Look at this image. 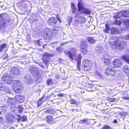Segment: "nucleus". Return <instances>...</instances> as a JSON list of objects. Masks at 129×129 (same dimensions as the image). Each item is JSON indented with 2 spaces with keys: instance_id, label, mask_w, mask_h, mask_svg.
<instances>
[{
  "instance_id": "8fccbe9b",
  "label": "nucleus",
  "mask_w": 129,
  "mask_h": 129,
  "mask_svg": "<svg viewBox=\"0 0 129 129\" xmlns=\"http://www.w3.org/2000/svg\"><path fill=\"white\" fill-rule=\"evenodd\" d=\"M124 99H125L127 100H129V97H125Z\"/></svg>"
},
{
  "instance_id": "cd10ccee",
  "label": "nucleus",
  "mask_w": 129,
  "mask_h": 129,
  "mask_svg": "<svg viewBox=\"0 0 129 129\" xmlns=\"http://www.w3.org/2000/svg\"><path fill=\"white\" fill-rule=\"evenodd\" d=\"M87 39L90 44H93L95 42V40L93 37H88L87 38Z\"/></svg>"
},
{
  "instance_id": "864d4df0",
  "label": "nucleus",
  "mask_w": 129,
  "mask_h": 129,
  "mask_svg": "<svg viewBox=\"0 0 129 129\" xmlns=\"http://www.w3.org/2000/svg\"><path fill=\"white\" fill-rule=\"evenodd\" d=\"M72 19H73V18L72 17H71V18H70L69 21H70V22L72 21Z\"/></svg>"
},
{
  "instance_id": "3c124183",
  "label": "nucleus",
  "mask_w": 129,
  "mask_h": 129,
  "mask_svg": "<svg viewBox=\"0 0 129 129\" xmlns=\"http://www.w3.org/2000/svg\"><path fill=\"white\" fill-rule=\"evenodd\" d=\"M57 19L61 23V20L58 17H57Z\"/></svg>"
},
{
  "instance_id": "de8ad7c7",
  "label": "nucleus",
  "mask_w": 129,
  "mask_h": 129,
  "mask_svg": "<svg viewBox=\"0 0 129 129\" xmlns=\"http://www.w3.org/2000/svg\"><path fill=\"white\" fill-rule=\"evenodd\" d=\"M75 110L77 112L78 111V109H74L73 108H72L71 109V111L72 112H74Z\"/></svg>"
},
{
  "instance_id": "ddd939ff",
  "label": "nucleus",
  "mask_w": 129,
  "mask_h": 129,
  "mask_svg": "<svg viewBox=\"0 0 129 129\" xmlns=\"http://www.w3.org/2000/svg\"><path fill=\"white\" fill-rule=\"evenodd\" d=\"M122 61L119 59H115L112 62V64L114 68L120 67L122 65Z\"/></svg>"
},
{
  "instance_id": "e433bc0d",
  "label": "nucleus",
  "mask_w": 129,
  "mask_h": 129,
  "mask_svg": "<svg viewBox=\"0 0 129 129\" xmlns=\"http://www.w3.org/2000/svg\"><path fill=\"white\" fill-rule=\"evenodd\" d=\"M115 23L116 24L120 25L121 24V21H118L116 20L115 21Z\"/></svg>"
},
{
  "instance_id": "2f4dec72",
  "label": "nucleus",
  "mask_w": 129,
  "mask_h": 129,
  "mask_svg": "<svg viewBox=\"0 0 129 129\" xmlns=\"http://www.w3.org/2000/svg\"><path fill=\"white\" fill-rule=\"evenodd\" d=\"M47 83L48 85H49L50 84H53V82L52 79L51 78H49L47 80Z\"/></svg>"
},
{
  "instance_id": "7ed1b4c3",
  "label": "nucleus",
  "mask_w": 129,
  "mask_h": 129,
  "mask_svg": "<svg viewBox=\"0 0 129 129\" xmlns=\"http://www.w3.org/2000/svg\"><path fill=\"white\" fill-rule=\"evenodd\" d=\"M58 32L57 30L53 29L51 31L49 29L45 30L43 33V39L46 42H49L52 37L56 36Z\"/></svg>"
},
{
  "instance_id": "423d86ee",
  "label": "nucleus",
  "mask_w": 129,
  "mask_h": 129,
  "mask_svg": "<svg viewBox=\"0 0 129 129\" xmlns=\"http://www.w3.org/2000/svg\"><path fill=\"white\" fill-rule=\"evenodd\" d=\"M11 18L8 17V15L4 13L0 15V26H5L9 23Z\"/></svg>"
},
{
  "instance_id": "39448f33",
  "label": "nucleus",
  "mask_w": 129,
  "mask_h": 129,
  "mask_svg": "<svg viewBox=\"0 0 129 129\" xmlns=\"http://www.w3.org/2000/svg\"><path fill=\"white\" fill-rule=\"evenodd\" d=\"M93 63L90 60L85 59L82 62V68L83 70L86 72L92 69Z\"/></svg>"
},
{
  "instance_id": "a19ab883",
  "label": "nucleus",
  "mask_w": 129,
  "mask_h": 129,
  "mask_svg": "<svg viewBox=\"0 0 129 129\" xmlns=\"http://www.w3.org/2000/svg\"><path fill=\"white\" fill-rule=\"evenodd\" d=\"M125 38L126 40H129V34L125 36Z\"/></svg>"
},
{
  "instance_id": "680f3d73",
  "label": "nucleus",
  "mask_w": 129,
  "mask_h": 129,
  "mask_svg": "<svg viewBox=\"0 0 129 129\" xmlns=\"http://www.w3.org/2000/svg\"><path fill=\"white\" fill-rule=\"evenodd\" d=\"M23 120H23V119L22 121H23Z\"/></svg>"
},
{
  "instance_id": "c85d7f7f",
  "label": "nucleus",
  "mask_w": 129,
  "mask_h": 129,
  "mask_svg": "<svg viewBox=\"0 0 129 129\" xmlns=\"http://www.w3.org/2000/svg\"><path fill=\"white\" fill-rule=\"evenodd\" d=\"M105 28L103 29L104 32L105 33H108V31L110 30V27L109 25L108 24L106 23L105 25Z\"/></svg>"
},
{
  "instance_id": "6ab92c4d",
  "label": "nucleus",
  "mask_w": 129,
  "mask_h": 129,
  "mask_svg": "<svg viewBox=\"0 0 129 129\" xmlns=\"http://www.w3.org/2000/svg\"><path fill=\"white\" fill-rule=\"evenodd\" d=\"M85 22V19L84 17L80 16L76 20V22L78 23L81 24Z\"/></svg>"
},
{
  "instance_id": "4d7b16f0",
  "label": "nucleus",
  "mask_w": 129,
  "mask_h": 129,
  "mask_svg": "<svg viewBox=\"0 0 129 129\" xmlns=\"http://www.w3.org/2000/svg\"><path fill=\"white\" fill-rule=\"evenodd\" d=\"M128 84L129 85V77L128 78Z\"/></svg>"
},
{
  "instance_id": "aec40b11",
  "label": "nucleus",
  "mask_w": 129,
  "mask_h": 129,
  "mask_svg": "<svg viewBox=\"0 0 129 129\" xmlns=\"http://www.w3.org/2000/svg\"><path fill=\"white\" fill-rule=\"evenodd\" d=\"M65 53L68 55L69 57L72 60H73L74 58L76 56V54L73 53L71 51H68L65 52Z\"/></svg>"
},
{
  "instance_id": "e2e57ef3",
  "label": "nucleus",
  "mask_w": 129,
  "mask_h": 129,
  "mask_svg": "<svg viewBox=\"0 0 129 129\" xmlns=\"http://www.w3.org/2000/svg\"><path fill=\"white\" fill-rule=\"evenodd\" d=\"M128 129H129V128Z\"/></svg>"
},
{
  "instance_id": "4468645a",
  "label": "nucleus",
  "mask_w": 129,
  "mask_h": 129,
  "mask_svg": "<svg viewBox=\"0 0 129 129\" xmlns=\"http://www.w3.org/2000/svg\"><path fill=\"white\" fill-rule=\"evenodd\" d=\"M4 91L5 92L10 93L11 91L9 87L4 85V83L0 82V91Z\"/></svg>"
},
{
  "instance_id": "f257e3e1",
  "label": "nucleus",
  "mask_w": 129,
  "mask_h": 129,
  "mask_svg": "<svg viewBox=\"0 0 129 129\" xmlns=\"http://www.w3.org/2000/svg\"><path fill=\"white\" fill-rule=\"evenodd\" d=\"M10 74L11 75L9 76L7 73L4 74L2 77V80L8 84L14 83V85L12 86L14 87V91L17 93H20L23 88L22 84L20 81L17 80L13 81V78L14 76L12 75H15L17 76H19V69L17 67L12 68Z\"/></svg>"
},
{
  "instance_id": "4c0bfd02",
  "label": "nucleus",
  "mask_w": 129,
  "mask_h": 129,
  "mask_svg": "<svg viewBox=\"0 0 129 129\" xmlns=\"http://www.w3.org/2000/svg\"><path fill=\"white\" fill-rule=\"evenodd\" d=\"M8 56V55L5 54L2 55V58L3 59H6L7 58Z\"/></svg>"
},
{
  "instance_id": "a18cd8bd",
  "label": "nucleus",
  "mask_w": 129,
  "mask_h": 129,
  "mask_svg": "<svg viewBox=\"0 0 129 129\" xmlns=\"http://www.w3.org/2000/svg\"><path fill=\"white\" fill-rule=\"evenodd\" d=\"M100 110L103 111L102 113H104L106 111V109H100Z\"/></svg>"
},
{
  "instance_id": "603ef678",
  "label": "nucleus",
  "mask_w": 129,
  "mask_h": 129,
  "mask_svg": "<svg viewBox=\"0 0 129 129\" xmlns=\"http://www.w3.org/2000/svg\"><path fill=\"white\" fill-rule=\"evenodd\" d=\"M4 120L3 118L0 117V120L3 121V120Z\"/></svg>"
},
{
  "instance_id": "ea45409f",
  "label": "nucleus",
  "mask_w": 129,
  "mask_h": 129,
  "mask_svg": "<svg viewBox=\"0 0 129 129\" xmlns=\"http://www.w3.org/2000/svg\"><path fill=\"white\" fill-rule=\"evenodd\" d=\"M46 113V114H50L51 111L50 110L48 109L45 110Z\"/></svg>"
},
{
  "instance_id": "a878e982",
  "label": "nucleus",
  "mask_w": 129,
  "mask_h": 129,
  "mask_svg": "<svg viewBox=\"0 0 129 129\" xmlns=\"http://www.w3.org/2000/svg\"><path fill=\"white\" fill-rule=\"evenodd\" d=\"M123 72L126 75H129V68L127 66H124L123 67Z\"/></svg>"
},
{
  "instance_id": "b1692460",
  "label": "nucleus",
  "mask_w": 129,
  "mask_h": 129,
  "mask_svg": "<svg viewBox=\"0 0 129 129\" xmlns=\"http://www.w3.org/2000/svg\"><path fill=\"white\" fill-rule=\"evenodd\" d=\"M121 59L129 64V55H123L121 57Z\"/></svg>"
},
{
  "instance_id": "dca6fc26",
  "label": "nucleus",
  "mask_w": 129,
  "mask_h": 129,
  "mask_svg": "<svg viewBox=\"0 0 129 129\" xmlns=\"http://www.w3.org/2000/svg\"><path fill=\"white\" fill-rule=\"evenodd\" d=\"M87 91L89 92H93L95 90V85H90L89 86H86L85 87Z\"/></svg>"
},
{
  "instance_id": "9d476101",
  "label": "nucleus",
  "mask_w": 129,
  "mask_h": 129,
  "mask_svg": "<svg viewBox=\"0 0 129 129\" xmlns=\"http://www.w3.org/2000/svg\"><path fill=\"white\" fill-rule=\"evenodd\" d=\"M11 108L13 109V110L12 109L11 111L12 112H14L15 114L21 113L23 111V109L21 106H19L18 105H17L16 104H14L13 107H11Z\"/></svg>"
},
{
  "instance_id": "20e7f679",
  "label": "nucleus",
  "mask_w": 129,
  "mask_h": 129,
  "mask_svg": "<svg viewBox=\"0 0 129 129\" xmlns=\"http://www.w3.org/2000/svg\"><path fill=\"white\" fill-rule=\"evenodd\" d=\"M78 11L81 12V13L84 14L86 15H90L91 14V10L88 9L84 7L83 2L81 0L79 1L78 3Z\"/></svg>"
},
{
  "instance_id": "f3484780",
  "label": "nucleus",
  "mask_w": 129,
  "mask_h": 129,
  "mask_svg": "<svg viewBox=\"0 0 129 129\" xmlns=\"http://www.w3.org/2000/svg\"><path fill=\"white\" fill-rule=\"evenodd\" d=\"M46 120L47 123H50L54 122V118L52 116L50 115H48L45 118Z\"/></svg>"
},
{
  "instance_id": "a211bd4d",
  "label": "nucleus",
  "mask_w": 129,
  "mask_h": 129,
  "mask_svg": "<svg viewBox=\"0 0 129 129\" xmlns=\"http://www.w3.org/2000/svg\"><path fill=\"white\" fill-rule=\"evenodd\" d=\"M103 62L105 65L107 66L110 65L111 63V59L110 58H106L104 57L103 58Z\"/></svg>"
},
{
  "instance_id": "c9c22d12",
  "label": "nucleus",
  "mask_w": 129,
  "mask_h": 129,
  "mask_svg": "<svg viewBox=\"0 0 129 129\" xmlns=\"http://www.w3.org/2000/svg\"><path fill=\"white\" fill-rule=\"evenodd\" d=\"M62 48L60 47H58L56 49V50L57 52H60L62 51Z\"/></svg>"
},
{
  "instance_id": "13d9d810",
  "label": "nucleus",
  "mask_w": 129,
  "mask_h": 129,
  "mask_svg": "<svg viewBox=\"0 0 129 129\" xmlns=\"http://www.w3.org/2000/svg\"><path fill=\"white\" fill-rule=\"evenodd\" d=\"M8 129H14V128L13 127H12Z\"/></svg>"
},
{
  "instance_id": "6e6d98bb",
  "label": "nucleus",
  "mask_w": 129,
  "mask_h": 129,
  "mask_svg": "<svg viewBox=\"0 0 129 129\" xmlns=\"http://www.w3.org/2000/svg\"><path fill=\"white\" fill-rule=\"evenodd\" d=\"M71 50H73V51H74V50H75V49L74 48H72L71 49Z\"/></svg>"
},
{
  "instance_id": "2eb2a0df",
  "label": "nucleus",
  "mask_w": 129,
  "mask_h": 129,
  "mask_svg": "<svg viewBox=\"0 0 129 129\" xmlns=\"http://www.w3.org/2000/svg\"><path fill=\"white\" fill-rule=\"evenodd\" d=\"M47 23L50 25H53L56 24L57 22V20L54 17H50L48 20Z\"/></svg>"
},
{
  "instance_id": "c756f323",
  "label": "nucleus",
  "mask_w": 129,
  "mask_h": 129,
  "mask_svg": "<svg viewBox=\"0 0 129 129\" xmlns=\"http://www.w3.org/2000/svg\"><path fill=\"white\" fill-rule=\"evenodd\" d=\"M116 100V98H111L109 97H108L107 98V101L111 102H115Z\"/></svg>"
},
{
  "instance_id": "f704fd0d",
  "label": "nucleus",
  "mask_w": 129,
  "mask_h": 129,
  "mask_svg": "<svg viewBox=\"0 0 129 129\" xmlns=\"http://www.w3.org/2000/svg\"><path fill=\"white\" fill-rule=\"evenodd\" d=\"M6 45L5 44H4L0 46V52H2L3 50V49L5 48Z\"/></svg>"
},
{
  "instance_id": "6e6552de",
  "label": "nucleus",
  "mask_w": 129,
  "mask_h": 129,
  "mask_svg": "<svg viewBox=\"0 0 129 129\" xmlns=\"http://www.w3.org/2000/svg\"><path fill=\"white\" fill-rule=\"evenodd\" d=\"M117 70L114 67H109L105 71V74L109 76H115Z\"/></svg>"
},
{
  "instance_id": "7c9ffc66",
  "label": "nucleus",
  "mask_w": 129,
  "mask_h": 129,
  "mask_svg": "<svg viewBox=\"0 0 129 129\" xmlns=\"http://www.w3.org/2000/svg\"><path fill=\"white\" fill-rule=\"evenodd\" d=\"M123 16L126 17H129V11H125L123 12Z\"/></svg>"
},
{
  "instance_id": "f03ea898",
  "label": "nucleus",
  "mask_w": 129,
  "mask_h": 129,
  "mask_svg": "<svg viewBox=\"0 0 129 129\" xmlns=\"http://www.w3.org/2000/svg\"><path fill=\"white\" fill-rule=\"evenodd\" d=\"M109 41V44L111 46H113V45L115 46L114 48L115 50L122 51L125 49L126 47V42L123 40H121L119 39L116 40L113 43Z\"/></svg>"
},
{
  "instance_id": "72a5a7b5",
  "label": "nucleus",
  "mask_w": 129,
  "mask_h": 129,
  "mask_svg": "<svg viewBox=\"0 0 129 129\" xmlns=\"http://www.w3.org/2000/svg\"><path fill=\"white\" fill-rule=\"evenodd\" d=\"M101 129H112V128L110 126L105 125L101 128Z\"/></svg>"
},
{
  "instance_id": "79ce46f5",
  "label": "nucleus",
  "mask_w": 129,
  "mask_h": 129,
  "mask_svg": "<svg viewBox=\"0 0 129 129\" xmlns=\"http://www.w3.org/2000/svg\"><path fill=\"white\" fill-rule=\"evenodd\" d=\"M95 75H97L98 76H100L101 75L98 72H96L95 73Z\"/></svg>"
},
{
  "instance_id": "49530a36",
  "label": "nucleus",
  "mask_w": 129,
  "mask_h": 129,
  "mask_svg": "<svg viewBox=\"0 0 129 129\" xmlns=\"http://www.w3.org/2000/svg\"><path fill=\"white\" fill-rule=\"evenodd\" d=\"M39 101L38 102V106H40L43 103V102L41 103H39Z\"/></svg>"
},
{
  "instance_id": "58836bf2",
  "label": "nucleus",
  "mask_w": 129,
  "mask_h": 129,
  "mask_svg": "<svg viewBox=\"0 0 129 129\" xmlns=\"http://www.w3.org/2000/svg\"><path fill=\"white\" fill-rule=\"evenodd\" d=\"M35 42H36V43L39 46H41V44H40V40L36 41H35Z\"/></svg>"
},
{
  "instance_id": "052dcab7",
  "label": "nucleus",
  "mask_w": 129,
  "mask_h": 129,
  "mask_svg": "<svg viewBox=\"0 0 129 129\" xmlns=\"http://www.w3.org/2000/svg\"><path fill=\"white\" fill-rule=\"evenodd\" d=\"M21 125H22V126H23V124H22V123H21Z\"/></svg>"
},
{
  "instance_id": "bb28decb",
  "label": "nucleus",
  "mask_w": 129,
  "mask_h": 129,
  "mask_svg": "<svg viewBox=\"0 0 129 129\" xmlns=\"http://www.w3.org/2000/svg\"><path fill=\"white\" fill-rule=\"evenodd\" d=\"M118 32V29L115 27H112L111 28V33L112 34H117Z\"/></svg>"
},
{
  "instance_id": "393cba45",
  "label": "nucleus",
  "mask_w": 129,
  "mask_h": 129,
  "mask_svg": "<svg viewBox=\"0 0 129 129\" xmlns=\"http://www.w3.org/2000/svg\"><path fill=\"white\" fill-rule=\"evenodd\" d=\"M88 119L87 118L82 119L80 120L79 123L80 124H85L86 125H89V123L88 121Z\"/></svg>"
},
{
  "instance_id": "4be33fe9",
  "label": "nucleus",
  "mask_w": 129,
  "mask_h": 129,
  "mask_svg": "<svg viewBox=\"0 0 129 129\" xmlns=\"http://www.w3.org/2000/svg\"><path fill=\"white\" fill-rule=\"evenodd\" d=\"M71 7L72 10V12L73 14L76 13L77 10V9L73 3H71Z\"/></svg>"
},
{
  "instance_id": "412c9836",
  "label": "nucleus",
  "mask_w": 129,
  "mask_h": 129,
  "mask_svg": "<svg viewBox=\"0 0 129 129\" xmlns=\"http://www.w3.org/2000/svg\"><path fill=\"white\" fill-rule=\"evenodd\" d=\"M16 101L18 102L21 103L24 101V98L19 95H16L15 97Z\"/></svg>"
},
{
  "instance_id": "1a4fd4ad",
  "label": "nucleus",
  "mask_w": 129,
  "mask_h": 129,
  "mask_svg": "<svg viewBox=\"0 0 129 129\" xmlns=\"http://www.w3.org/2000/svg\"><path fill=\"white\" fill-rule=\"evenodd\" d=\"M6 117L7 120L10 122L13 121L14 118H16L19 121L22 118L21 117L17 114L13 115L12 114H9L6 115Z\"/></svg>"
},
{
  "instance_id": "f8f14e48",
  "label": "nucleus",
  "mask_w": 129,
  "mask_h": 129,
  "mask_svg": "<svg viewBox=\"0 0 129 129\" xmlns=\"http://www.w3.org/2000/svg\"><path fill=\"white\" fill-rule=\"evenodd\" d=\"M82 56L81 54H79L77 57L75 59V60L77 62L76 67L78 71H80L81 70V60Z\"/></svg>"
},
{
  "instance_id": "473e14b6",
  "label": "nucleus",
  "mask_w": 129,
  "mask_h": 129,
  "mask_svg": "<svg viewBox=\"0 0 129 129\" xmlns=\"http://www.w3.org/2000/svg\"><path fill=\"white\" fill-rule=\"evenodd\" d=\"M70 102L71 104H76L77 103V101L73 99H71L70 101Z\"/></svg>"
},
{
  "instance_id": "5701e85b",
  "label": "nucleus",
  "mask_w": 129,
  "mask_h": 129,
  "mask_svg": "<svg viewBox=\"0 0 129 129\" xmlns=\"http://www.w3.org/2000/svg\"><path fill=\"white\" fill-rule=\"evenodd\" d=\"M15 100L13 98H10L8 100L7 103L8 104H11V107H13L14 104H16L15 103Z\"/></svg>"
},
{
  "instance_id": "5fc2aeb1",
  "label": "nucleus",
  "mask_w": 129,
  "mask_h": 129,
  "mask_svg": "<svg viewBox=\"0 0 129 129\" xmlns=\"http://www.w3.org/2000/svg\"><path fill=\"white\" fill-rule=\"evenodd\" d=\"M120 18V17L118 16H116V19H119Z\"/></svg>"
},
{
  "instance_id": "c03bdc74",
  "label": "nucleus",
  "mask_w": 129,
  "mask_h": 129,
  "mask_svg": "<svg viewBox=\"0 0 129 129\" xmlns=\"http://www.w3.org/2000/svg\"><path fill=\"white\" fill-rule=\"evenodd\" d=\"M44 96H42L39 100V102L42 101L44 98Z\"/></svg>"
},
{
  "instance_id": "bf43d9fd",
  "label": "nucleus",
  "mask_w": 129,
  "mask_h": 129,
  "mask_svg": "<svg viewBox=\"0 0 129 129\" xmlns=\"http://www.w3.org/2000/svg\"><path fill=\"white\" fill-rule=\"evenodd\" d=\"M24 120H25V121L26 120H27L26 118L25 117Z\"/></svg>"
},
{
  "instance_id": "37998d69",
  "label": "nucleus",
  "mask_w": 129,
  "mask_h": 129,
  "mask_svg": "<svg viewBox=\"0 0 129 129\" xmlns=\"http://www.w3.org/2000/svg\"><path fill=\"white\" fill-rule=\"evenodd\" d=\"M64 95V94H62L61 93H60L59 94H58L57 95L58 96H60V97H62Z\"/></svg>"
},
{
  "instance_id": "0eeeda50",
  "label": "nucleus",
  "mask_w": 129,
  "mask_h": 129,
  "mask_svg": "<svg viewBox=\"0 0 129 129\" xmlns=\"http://www.w3.org/2000/svg\"><path fill=\"white\" fill-rule=\"evenodd\" d=\"M80 48L81 52L83 54H86L88 51L86 41L85 40H82L80 41Z\"/></svg>"
},
{
  "instance_id": "9b49d317",
  "label": "nucleus",
  "mask_w": 129,
  "mask_h": 129,
  "mask_svg": "<svg viewBox=\"0 0 129 129\" xmlns=\"http://www.w3.org/2000/svg\"><path fill=\"white\" fill-rule=\"evenodd\" d=\"M50 55V54L46 52L43 53V54L42 59L43 62L46 65L49 63L50 61L49 57Z\"/></svg>"
},
{
  "instance_id": "09e8293b",
  "label": "nucleus",
  "mask_w": 129,
  "mask_h": 129,
  "mask_svg": "<svg viewBox=\"0 0 129 129\" xmlns=\"http://www.w3.org/2000/svg\"><path fill=\"white\" fill-rule=\"evenodd\" d=\"M113 122L114 123H117V121L116 119H115L113 121Z\"/></svg>"
}]
</instances>
